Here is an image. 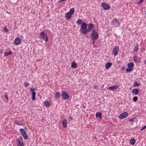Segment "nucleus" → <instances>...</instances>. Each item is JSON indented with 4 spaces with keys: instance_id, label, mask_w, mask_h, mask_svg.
I'll return each mask as SVG.
<instances>
[{
    "instance_id": "18",
    "label": "nucleus",
    "mask_w": 146,
    "mask_h": 146,
    "mask_svg": "<svg viewBox=\"0 0 146 146\" xmlns=\"http://www.w3.org/2000/svg\"><path fill=\"white\" fill-rule=\"evenodd\" d=\"M62 123L63 125V126L64 127H66L67 125V123L66 120L64 119L62 122Z\"/></svg>"
},
{
    "instance_id": "14",
    "label": "nucleus",
    "mask_w": 146,
    "mask_h": 146,
    "mask_svg": "<svg viewBox=\"0 0 146 146\" xmlns=\"http://www.w3.org/2000/svg\"><path fill=\"white\" fill-rule=\"evenodd\" d=\"M72 15L70 13L68 12L66 13L65 15L66 19L68 20L70 19L71 18Z\"/></svg>"
},
{
    "instance_id": "23",
    "label": "nucleus",
    "mask_w": 146,
    "mask_h": 146,
    "mask_svg": "<svg viewBox=\"0 0 146 146\" xmlns=\"http://www.w3.org/2000/svg\"><path fill=\"white\" fill-rule=\"evenodd\" d=\"M60 92H56L55 95V97L56 98H60Z\"/></svg>"
},
{
    "instance_id": "29",
    "label": "nucleus",
    "mask_w": 146,
    "mask_h": 146,
    "mask_svg": "<svg viewBox=\"0 0 146 146\" xmlns=\"http://www.w3.org/2000/svg\"><path fill=\"white\" fill-rule=\"evenodd\" d=\"M139 83L138 82H134L133 86L134 87H135V86H139Z\"/></svg>"
},
{
    "instance_id": "43",
    "label": "nucleus",
    "mask_w": 146,
    "mask_h": 146,
    "mask_svg": "<svg viewBox=\"0 0 146 146\" xmlns=\"http://www.w3.org/2000/svg\"><path fill=\"white\" fill-rule=\"evenodd\" d=\"M20 140H23V139H22V137H21V136H20Z\"/></svg>"
},
{
    "instance_id": "13",
    "label": "nucleus",
    "mask_w": 146,
    "mask_h": 146,
    "mask_svg": "<svg viewBox=\"0 0 146 146\" xmlns=\"http://www.w3.org/2000/svg\"><path fill=\"white\" fill-rule=\"evenodd\" d=\"M96 117L98 119H101L102 117V114L100 112H98L96 114Z\"/></svg>"
},
{
    "instance_id": "37",
    "label": "nucleus",
    "mask_w": 146,
    "mask_h": 146,
    "mask_svg": "<svg viewBox=\"0 0 146 146\" xmlns=\"http://www.w3.org/2000/svg\"><path fill=\"white\" fill-rule=\"evenodd\" d=\"M3 29L5 31V32H8V30L6 27H5Z\"/></svg>"
},
{
    "instance_id": "8",
    "label": "nucleus",
    "mask_w": 146,
    "mask_h": 146,
    "mask_svg": "<svg viewBox=\"0 0 146 146\" xmlns=\"http://www.w3.org/2000/svg\"><path fill=\"white\" fill-rule=\"evenodd\" d=\"M111 23L113 25H116L117 26L119 25L120 24L119 21L116 18L113 19V20L111 22Z\"/></svg>"
},
{
    "instance_id": "36",
    "label": "nucleus",
    "mask_w": 146,
    "mask_h": 146,
    "mask_svg": "<svg viewBox=\"0 0 146 146\" xmlns=\"http://www.w3.org/2000/svg\"><path fill=\"white\" fill-rule=\"evenodd\" d=\"M93 87L95 89H97V90H98V86H96V85H94L93 86Z\"/></svg>"
},
{
    "instance_id": "16",
    "label": "nucleus",
    "mask_w": 146,
    "mask_h": 146,
    "mask_svg": "<svg viewBox=\"0 0 146 146\" xmlns=\"http://www.w3.org/2000/svg\"><path fill=\"white\" fill-rule=\"evenodd\" d=\"M139 92V91L138 89H137L135 88L133 89L132 90V92L133 94L136 95L138 94Z\"/></svg>"
},
{
    "instance_id": "32",
    "label": "nucleus",
    "mask_w": 146,
    "mask_h": 146,
    "mask_svg": "<svg viewBox=\"0 0 146 146\" xmlns=\"http://www.w3.org/2000/svg\"><path fill=\"white\" fill-rule=\"evenodd\" d=\"M82 20L81 19H78L77 21V23L78 24H80L82 23Z\"/></svg>"
},
{
    "instance_id": "40",
    "label": "nucleus",
    "mask_w": 146,
    "mask_h": 146,
    "mask_svg": "<svg viewBox=\"0 0 146 146\" xmlns=\"http://www.w3.org/2000/svg\"><path fill=\"white\" fill-rule=\"evenodd\" d=\"M5 97L7 99V100H8V98L7 97V95H6L5 96Z\"/></svg>"
},
{
    "instance_id": "24",
    "label": "nucleus",
    "mask_w": 146,
    "mask_h": 146,
    "mask_svg": "<svg viewBox=\"0 0 146 146\" xmlns=\"http://www.w3.org/2000/svg\"><path fill=\"white\" fill-rule=\"evenodd\" d=\"M22 136L25 139H27L28 138V136L27 133H25V134L22 135Z\"/></svg>"
},
{
    "instance_id": "5",
    "label": "nucleus",
    "mask_w": 146,
    "mask_h": 146,
    "mask_svg": "<svg viewBox=\"0 0 146 146\" xmlns=\"http://www.w3.org/2000/svg\"><path fill=\"white\" fill-rule=\"evenodd\" d=\"M101 6L103 9L105 10H108L110 9V7L109 6V4L104 3H102Z\"/></svg>"
},
{
    "instance_id": "15",
    "label": "nucleus",
    "mask_w": 146,
    "mask_h": 146,
    "mask_svg": "<svg viewBox=\"0 0 146 146\" xmlns=\"http://www.w3.org/2000/svg\"><path fill=\"white\" fill-rule=\"evenodd\" d=\"M77 64L76 63L73 61L71 63V67L73 68H76Z\"/></svg>"
},
{
    "instance_id": "33",
    "label": "nucleus",
    "mask_w": 146,
    "mask_h": 146,
    "mask_svg": "<svg viewBox=\"0 0 146 146\" xmlns=\"http://www.w3.org/2000/svg\"><path fill=\"white\" fill-rule=\"evenodd\" d=\"M134 51L137 52L138 50V47L137 46H136L134 48Z\"/></svg>"
},
{
    "instance_id": "45",
    "label": "nucleus",
    "mask_w": 146,
    "mask_h": 146,
    "mask_svg": "<svg viewBox=\"0 0 146 146\" xmlns=\"http://www.w3.org/2000/svg\"><path fill=\"white\" fill-rule=\"evenodd\" d=\"M144 63L145 64H146V60H145L144 61Z\"/></svg>"
},
{
    "instance_id": "6",
    "label": "nucleus",
    "mask_w": 146,
    "mask_h": 146,
    "mask_svg": "<svg viewBox=\"0 0 146 146\" xmlns=\"http://www.w3.org/2000/svg\"><path fill=\"white\" fill-rule=\"evenodd\" d=\"M62 95L63 99L66 100L68 99L69 97V95L67 94V93L65 91L62 92Z\"/></svg>"
},
{
    "instance_id": "42",
    "label": "nucleus",
    "mask_w": 146,
    "mask_h": 146,
    "mask_svg": "<svg viewBox=\"0 0 146 146\" xmlns=\"http://www.w3.org/2000/svg\"><path fill=\"white\" fill-rule=\"evenodd\" d=\"M133 119H129V121H133Z\"/></svg>"
},
{
    "instance_id": "47",
    "label": "nucleus",
    "mask_w": 146,
    "mask_h": 146,
    "mask_svg": "<svg viewBox=\"0 0 146 146\" xmlns=\"http://www.w3.org/2000/svg\"><path fill=\"white\" fill-rule=\"evenodd\" d=\"M145 14H146V12H145Z\"/></svg>"
},
{
    "instance_id": "35",
    "label": "nucleus",
    "mask_w": 146,
    "mask_h": 146,
    "mask_svg": "<svg viewBox=\"0 0 146 146\" xmlns=\"http://www.w3.org/2000/svg\"><path fill=\"white\" fill-rule=\"evenodd\" d=\"M31 91V92H35L34 91L35 90V88H31L30 89Z\"/></svg>"
},
{
    "instance_id": "31",
    "label": "nucleus",
    "mask_w": 146,
    "mask_h": 146,
    "mask_svg": "<svg viewBox=\"0 0 146 146\" xmlns=\"http://www.w3.org/2000/svg\"><path fill=\"white\" fill-rule=\"evenodd\" d=\"M24 85L25 87H28L29 85V84L28 82H25L24 83Z\"/></svg>"
},
{
    "instance_id": "27",
    "label": "nucleus",
    "mask_w": 146,
    "mask_h": 146,
    "mask_svg": "<svg viewBox=\"0 0 146 146\" xmlns=\"http://www.w3.org/2000/svg\"><path fill=\"white\" fill-rule=\"evenodd\" d=\"M36 95V94L35 92H32V100H33L35 99V96Z\"/></svg>"
},
{
    "instance_id": "7",
    "label": "nucleus",
    "mask_w": 146,
    "mask_h": 146,
    "mask_svg": "<svg viewBox=\"0 0 146 146\" xmlns=\"http://www.w3.org/2000/svg\"><path fill=\"white\" fill-rule=\"evenodd\" d=\"M128 115V113L126 112H124L121 114L119 116V117L120 119H123L126 117Z\"/></svg>"
},
{
    "instance_id": "9",
    "label": "nucleus",
    "mask_w": 146,
    "mask_h": 146,
    "mask_svg": "<svg viewBox=\"0 0 146 146\" xmlns=\"http://www.w3.org/2000/svg\"><path fill=\"white\" fill-rule=\"evenodd\" d=\"M43 103L44 106L46 107H49L51 104V102L50 101H44L43 102Z\"/></svg>"
},
{
    "instance_id": "10",
    "label": "nucleus",
    "mask_w": 146,
    "mask_h": 146,
    "mask_svg": "<svg viewBox=\"0 0 146 146\" xmlns=\"http://www.w3.org/2000/svg\"><path fill=\"white\" fill-rule=\"evenodd\" d=\"M94 25L93 24L91 23L88 25V28L87 30V32H90L91 30L93 28Z\"/></svg>"
},
{
    "instance_id": "20",
    "label": "nucleus",
    "mask_w": 146,
    "mask_h": 146,
    "mask_svg": "<svg viewBox=\"0 0 146 146\" xmlns=\"http://www.w3.org/2000/svg\"><path fill=\"white\" fill-rule=\"evenodd\" d=\"M118 87L117 86H112L110 87L109 89L111 90H113L117 89Z\"/></svg>"
},
{
    "instance_id": "38",
    "label": "nucleus",
    "mask_w": 146,
    "mask_h": 146,
    "mask_svg": "<svg viewBox=\"0 0 146 146\" xmlns=\"http://www.w3.org/2000/svg\"><path fill=\"white\" fill-rule=\"evenodd\" d=\"M143 0H140L138 4H139L140 3H142L143 2Z\"/></svg>"
},
{
    "instance_id": "2",
    "label": "nucleus",
    "mask_w": 146,
    "mask_h": 146,
    "mask_svg": "<svg viewBox=\"0 0 146 146\" xmlns=\"http://www.w3.org/2000/svg\"><path fill=\"white\" fill-rule=\"evenodd\" d=\"M91 38V39H93L94 40L97 39L98 38V34L95 29H94L92 31Z\"/></svg>"
},
{
    "instance_id": "17",
    "label": "nucleus",
    "mask_w": 146,
    "mask_h": 146,
    "mask_svg": "<svg viewBox=\"0 0 146 146\" xmlns=\"http://www.w3.org/2000/svg\"><path fill=\"white\" fill-rule=\"evenodd\" d=\"M112 64L111 62H108L105 64L106 68L107 69H109L111 66Z\"/></svg>"
},
{
    "instance_id": "44",
    "label": "nucleus",
    "mask_w": 146,
    "mask_h": 146,
    "mask_svg": "<svg viewBox=\"0 0 146 146\" xmlns=\"http://www.w3.org/2000/svg\"><path fill=\"white\" fill-rule=\"evenodd\" d=\"M95 41V40H93V42H92L93 44H94V43Z\"/></svg>"
},
{
    "instance_id": "1",
    "label": "nucleus",
    "mask_w": 146,
    "mask_h": 146,
    "mask_svg": "<svg viewBox=\"0 0 146 146\" xmlns=\"http://www.w3.org/2000/svg\"><path fill=\"white\" fill-rule=\"evenodd\" d=\"M87 25L84 22L82 23V25L81 26V29L80 32L83 34L85 35L87 33Z\"/></svg>"
},
{
    "instance_id": "46",
    "label": "nucleus",
    "mask_w": 146,
    "mask_h": 146,
    "mask_svg": "<svg viewBox=\"0 0 146 146\" xmlns=\"http://www.w3.org/2000/svg\"><path fill=\"white\" fill-rule=\"evenodd\" d=\"M143 129H143V127L141 129V130H143Z\"/></svg>"
},
{
    "instance_id": "25",
    "label": "nucleus",
    "mask_w": 146,
    "mask_h": 146,
    "mask_svg": "<svg viewBox=\"0 0 146 146\" xmlns=\"http://www.w3.org/2000/svg\"><path fill=\"white\" fill-rule=\"evenodd\" d=\"M20 131L22 135H23V134H25V133H26L24 129L22 128L20 129Z\"/></svg>"
},
{
    "instance_id": "30",
    "label": "nucleus",
    "mask_w": 146,
    "mask_h": 146,
    "mask_svg": "<svg viewBox=\"0 0 146 146\" xmlns=\"http://www.w3.org/2000/svg\"><path fill=\"white\" fill-rule=\"evenodd\" d=\"M132 70V68H127L126 69V71L127 72H130Z\"/></svg>"
},
{
    "instance_id": "4",
    "label": "nucleus",
    "mask_w": 146,
    "mask_h": 146,
    "mask_svg": "<svg viewBox=\"0 0 146 146\" xmlns=\"http://www.w3.org/2000/svg\"><path fill=\"white\" fill-rule=\"evenodd\" d=\"M119 51V48L118 46H115L114 47L112 52V53L115 56H116L118 54Z\"/></svg>"
},
{
    "instance_id": "39",
    "label": "nucleus",
    "mask_w": 146,
    "mask_h": 146,
    "mask_svg": "<svg viewBox=\"0 0 146 146\" xmlns=\"http://www.w3.org/2000/svg\"><path fill=\"white\" fill-rule=\"evenodd\" d=\"M68 119H69V120H72L73 119V118L71 116H70L69 117Z\"/></svg>"
},
{
    "instance_id": "34",
    "label": "nucleus",
    "mask_w": 146,
    "mask_h": 146,
    "mask_svg": "<svg viewBox=\"0 0 146 146\" xmlns=\"http://www.w3.org/2000/svg\"><path fill=\"white\" fill-rule=\"evenodd\" d=\"M137 96H135L133 98V100H137Z\"/></svg>"
},
{
    "instance_id": "22",
    "label": "nucleus",
    "mask_w": 146,
    "mask_h": 146,
    "mask_svg": "<svg viewBox=\"0 0 146 146\" xmlns=\"http://www.w3.org/2000/svg\"><path fill=\"white\" fill-rule=\"evenodd\" d=\"M133 59L134 60V61L135 62V63H138L139 62V60L138 59H137V58H136V56H135L133 57Z\"/></svg>"
},
{
    "instance_id": "11",
    "label": "nucleus",
    "mask_w": 146,
    "mask_h": 146,
    "mask_svg": "<svg viewBox=\"0 0 146 146\" xmlns=\"http://www.w3.org/2000/svg\"><path fill=\"white\" fill-rule=\"evenodd\" d=\"M21 40L19 38H16L15 40L14 43L15 45H18L21 42Z\"/></svg>"
},
{
    "instance_id": "3",
    "label": "nucleus",
    "mask_w": 146,
    "mask_h": 146,
    "mask_svg": "<svg viewBox=\"0 0 146 146\" xmlns=\"http://www.w3.org/2000/svg\"><path fill=\"white\" fill-rule=\"evenodd\" d=\"M40 37L41 38H42L46 42H47L48 41V38L47 34H45L44 32H43L40 33Z\"/></svg>"
},
{
    "instance_id": "41",
    "label": "nucleus",
    "mask_w": 146,
    "mask_h": 146,
    "mask_svg": "<svg viewBox=\"0 0 146 146\" xmlns=\"http://www.w3.org/2000/svg\"><path fill=\"white\" fill-rule=\"evenodd\" d=\"M145 128H146V125L143 127V129H144Z\"/></svg>"
},
{
    "instance_id": "26",
    "label": "nucleus",
    "mask_w": 146,
    "mask_h": 146,
    "mask_svg": "<svg viewBox=\"0 0 146 146\" xmlns=\"http://www.w3.org/2000/svg\"><path fill=\"white\" fill-rule=\"evenodd\" d=\"M12 52L11 51H10L9 52H5V55L6 56H7L8 55H11L12 54Z\"/></svg>"
},
{
    "instance_id": "28",
    "label": "nucleus",
    "mask_w": 146,
    "mask_h": 146,
    "mask_svg": "<svg viewBox=\"0 0 146 146\" xmlns=\"http://www.w3.org/2000/svg\"><path fill=\"white\" fill-rule=\"evenodd\" d=\"M74 11V9L73 8H71L70 9V11L69 12V13H70L72 15Z\"/></svg>"
},
{
    "instance_id": "19",
    "label": "nucleus",
    "mask_w": 146,
    "mask_h": 146,
    "mask_svg": "<svg viewBox=\"0 0 146 146\" xmlns=\"http://www.w3.org/2000/svg\"><path fill=\"white\" fill-rule=\"evenodd\" d=\"M134 65V63L133 62H131L127 64V67L129 68H132Z\"/></svg>"
},
{
    "instance_id": "21",
    "label": "nucleus",
    "mask_w": 146,
    "mask_h": 146,
    "mask_svg": "<svg viewBox=\"0 0 146 146\" xmlns=\"http://www.w3.org/2000/svg\"><path fill=\"white\" fill-rule=\"evenodd\" d=\"M135 140L134 138H132L130 140V143L132 145H135Z\"/></svg>"
},
{
    "instance_id": "12",
    "label": "nucleus",
    "mask_w": 146,
    "mask_h": 146,
    "mask_svg": "<svg viewBox=\"0 0 146 146\" xmlns=\"http://www.w3.org/2000/svg\"><path fill=\"white\" fill-rule=\"evenodd\" d=\"M18 143H17V146H24V144L23 143V141H21L19 139H17Z\"/></svg>"
}]
</instances>
